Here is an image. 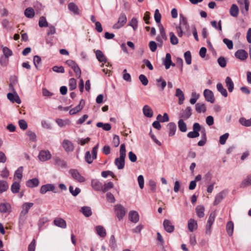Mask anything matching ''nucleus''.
<instances>
[{"instance_id":"nucleus-1","label":"nucleus","mask_w":251,"mask_h":251,"mask_svg":"<svg viewBox=\"0 0 251 251\" xmlns=\"http://www.w3.org/2000/svg\"><path fill=\"white\" fill-rule=\"evenodd\" d=\"M32 202H25L22 206V211L20 212L19 218V226L22 228L25 223L27 214L29 210L33 206Z\"/></svg>"},{"instance_id":"nucleus-2","label":"nucleus","mask_w":251,"mask_h":251,"mask_svg":"<svg viewBox=\"0 0 251 251\" xmlns=\"http://www.w3.org/2000/svg\"><path fill=\"white\" fill-rule=\"evenodd\" d=\"M126 156V149L125 144L120 146V157L115 159V164L119 170L123 169L125 165V158Z\"/></svg>"},{"instance_id":"nucleus-3","label":"nucleus","mask_w":251,"mask_h":251,"mask_svg":"<svg viewBox=\"0 0 251 251\" xmlns=\"http://www.w3.org/2000/svg\"><path fill=\"white\" fill-rule=\"evenodd\" d=\"M189 25L185 17L180 15L179 19V24L176 26V32L179 37H181L184 33L189 29Z\"/></svg>"},{"instance_id":"nucleus-4","label":"nucleus","mask_w":251,"mask_h":251,"mask_svg":"<svg viewBox=\"0 0 251 251\" xmlns=\"http://www.w3.org/2000/svg\"><path fill=\"white\" fill-rule=\"evenodd\" d=\"M240 5L241 12L244 15H247L249 9L250 2L249 0H237Z\"/></svg>"},{"instance_id":"nucleus-5","label":"nucleus","mask_w":251,"mask_h":251,"mask_svg":"<svg viewBox=\"0 0 251 251\" xmlns=\"http://www.w3.org/2000/svg\"><path fill=\"white\" fill-rule=\"evenodd\" d=\"M114 210L116 215L119 220L123 219L126 215V209L121 204H118L115 205Z\"/></svg>"},{"instance_id":"nucleus-6","label":"nucleus","mask_w":251,"mask_h":251,"mask_svg":"<svg viewBox=\"0 0 251 251\" xmlns=\"http://www.w3.org/2000/svg\"><path fill=\"white\" fill-rule=\"evenodd\" d=\"M69 173L71 174L72 177L77 182L82 183L85 181V178L81 176L76 169H71L69 171Z\"/></svg>"},{"instance_id":"nucleus-7","label":"nucleus","mask_w":251,"mask_h":251,"mask_svg":"<svg viewBox=\"0 0 251 251\" xmlns=\"http://www.w3.org/2000/svg\"><path fill=\"white\" fill-rule=\"evenodd\" d=\"M127 18L124 13H122L119 17L118 22L113 25V28L118 29L122 27L126 23Z\"/></svg>"},{"instance_id":"nucleus-8","label":"nucleus","mask_w":251,"mask_h":251,"mask_svg":"<svg viewBox=\"0 0 251 251\" xmlns=\"http://www.w3.org/2000/svg\"><path fill=\"white\" fill-rule=\"evenodd\" d=\"M51 157V154L48 150H42L40 151L38 158L41 161H46L50 159Z\"/></svg>"},{"instance_id":"nucleus-9","label":"nucleus","mask_w":251,"mask_h":251,"mask_svg":"<svg viewBox=\"0 0 251 251\" xmlns=\"http://www.w3.org/2000/svg\"><path fill=\"white\" fill-rule=\"evenodd\" d=\"M192 109L191 107L187 106L185 109L182 110L179 114V117L181 119L186 120L188 119L192 115Z\"/></svg>"},{"instance_id":"nucleus-10","label":"nucleus","mask_w":251,"mask_h":251,"mask_svg":"<svg viewBox=\"0 0 251 251\" xmlns=\"http://www.w3.org/2000/svg\"><path fill=\"white\" fill-rule=\"evenodd\" d=\"M62 145L63 148L67 152H71L74 150V146L73 143L68 139L64 140Z\"/></svg>"},{"instance_id":"nucleus-11","label":"nucleus","mask_w":251,"mask_h":251,"mask_svg":"<svg viewBox=\"0 0 251 251\" xmlns=\"http://www.w3.org/2000/svg\"><path fill=\"white\" fill-rule=\"evenodd\" d=\"M164 229L168 233H172L175 230V226L171 222L167 219H165L163 222Z\"/></svg>"},{"instance_id":"nucleus-12","label":"nucleus","mask_w":251,"mask_h":251,"mask_svg":"<svg viewBox=\"0 0 251 251\" xmlns=\"http://www.w3.org/2000/svg\"><path fill=\"white\" fill-rule=\"evenodd\" d=\"M203 95L206 100L208 102L214 103L215 98L212 91L209 89H205L203 92Z\"/></svg>"},{"instance_id":"nucleus-13","label":"nucleus","mask_w":251,"mask_h":251,"mask_svg":"<svg viewBox=\"0 0 251 251\" xmlns=\"http://www.w3.org/2000/svg\"><path fill=\"white\" fill-rule=\"evenodd\" d=\"M235 57L240 60H245L248 57V52L244 50H239L235 53Z\"/></svg>"},{"instance_id":"nucleus-14","label":"nucleus","mask_w":251,"mask_h":251,"mask_svg":"<svg viewBox=\"0 0 251 251\" xmlns=\"http://www.w3.org/2000/svg\"><path fill=\"white\" fill-rule=\"evenodd\" d=\"M215 214L211 213L209 216L208 220L206 226V233L209 234L210 233L211 227L215 220Z\"/></svg>"},{"instance_id":"nucleus-15","label":"nucleus","mask_w":251,"mask_h":251,"mask_svg":"<svg viewBox=\"0 0 251 251\" xmlns=\"http://www.w3.org/2000/svg\"><path fill=\"white\" fill-rule=\"evenodd\" d=\"M85 104V101L81 99L78 105L76 106L75 108L71 109L70 110V114L71 115H74L76 114V113L79 112L81 110V109L83 108L84 105Z\"/></svg>"},{"instance_id":"nucleus-16","label":"nucleus","mask_w":251,"mask_h":251,"mask_svg":"<svg viewBox=\"0 0 251 251\" xmlns=\"http://www.w3.org/2000/svg\"><path fill=\"white\" fill-rule=\"evenodd\" d=\"M55 187L53 184H47L41 186L40 192L42 194H45L47 192L53 191Z\"/></svg>"},{"instance_id":"nucleus-17","label":"nucleus","mask_w":251,"mask_h":251,"mask_svg":"<svg viewBox=\"0 0 251 251\" xmlns=\"http://www.w3.org/2000/svg\"><path fill=\"white\" fill-rule=\"evenodd\" d=\"M91 186L96 191H101L102 190V183L96 179L91 180Z\"/></svg>"},{"instance_id":"nucleus-18","label":"nucleus","mask_w":251,"mask_h":251,"mask_svg":"<svg viewBox=\"0 0 251 251\" xmlns=\"http://www.w3.org/2000/svg\"><path fill=\"white\" fill-rule=\"evenodd\" d=\"M8 99L12 102H16L18 104L21 103L20 97L17 94L14 95L12 93H9L7 95Z\"/></svg>"},{"instance_id":"nucleus-19","label":"nucleus","mask_w":251,"mask_h":251,"mask_svg":"<svg viewBox=\"0 0 251 251\" xmlns=\"http://www.w3.org/2000/svg\"><path fill=\"white\" fill-rule=\"evenodd\" d=\"M198 227L197 222L193 219H190L188 222V230L193 232L194 230H196Z\"/></svg>"},{"instance_id":"nucleus-20","label":"nucleus","mask_w":251,"mask_h":251,"mask_svg":"<svg viewBox=\"0 0 251 251\" xmlns=\"http://www.w3.org/2000/svg\"><path fill=\"white\" fill-rule=\"evenodd\" d=\"M143 112L145 117L151 118L153 116V111L148 105H145L143 108Z\"/></svg>"},{"instance_id":"nucleus-21","label":"nucleus","mask_w":251,"mask_h":251,"mask_svg":"<svg viewBox=\"0 0 251 251\" xmlns=\"http://www.w3.org/2000/svg\"><path fill=\"white\" fill-rule=\"evenodd\" d=\"M175 96L178 98V103L182 104L185 100L184 95L182 91L179 88H177Z\"/></svg>"},{"instance_id":"nucleus-22","label":"nucleus","mask_w":251,"mask_h":251,"mask_svg":"<svg viewBox=\"0 0 251 251\" xmlns=\"http://www.w3.org/2000/svg\"><path fill=\"white\" fill-rule=\"evenodd\" d=\"M129 219L133 223H136L139 221L138 213L135 211H131L129 213Z\"/></svg>"},{"instance_id":"nucleus-23","label":"nucleus","mask_w":251,"mask_h":251,"mask_svg":"<svg viewBox=\"0 0 251 251\" xmlns=\"http://www.w3.org/2000/svg\"><path fill=\"white\" fill-rule=\"evenodd\" d=\"M96 56L98 61L102 63V64H104L107 62V59L106 57L104 56V54L101 50H97L96 51Z\"/></svg>"},{"instance_id":"nucleus-24","label":"nucleus","mask_w":251,"mask_h":251,"mask_svg":"<svg viewBox=\"0 0 251 251\" xmlns=\"http://www.w3.org/2000/svg\"><path fill=\"white\" fill-rule=\"evenodd\" d=\"M53 160L54 161V164L58 167L61 168H66L67 166L66 162L60 158L59 157H54L53 158Z\"/></svg>"},{"instance_id":"nucleus-25","label":"nucleus","mask_w":251,"mask_h":251,"mask_svg":"<svg viewBox=\"0 0 251 251\" xmlns=\"http://www.w3.org/2000/svg\"><path fill=\"white\" fill-rule=\"evenodd\" d=\"M167 127L169 130V136H174L176 130V125L174 123H170L168 124Z\"/></svg>"},{"instance_id":"nucleus-26","label":"nucleus","mask_w":251,"mask_h":251,"mask_svg":"<svg viewBox=\"0 0 251 251\" xmlns=\"http://www.w3.org/2000/svg\"><path fill=\"white\" fill-rule=\"evenodd\" d=\"M11 208L10 204L9 203H1L0 204V212L5 213L9 212Z\"/></svg>"},{"instance_id":"nucleus-27","label":"nucleus","mask_w":251,"mask_h":251,"mask_svg":"<svg viewBox=\"0 0 251 251\" xmlns=\"http://www.w3.org/2000/svg\"><path fill=\"white\" fill-rule=\"evenodd\" d=\"M23 167H20L15 172L14 179L18 180L19 181L21 180L23 177Z\"/></svg>"},{"instance_id":"nucleus-28","label":"nucleus","mask_w":251,"mask_h":251,"mask_svg":"<svg viewBox=\"0 0 251 251\" xmlns=\"http://www.w3.org/2000/svg\"><path fill=\"white\" fill-rule=\"evenodd\" d=\"M39 184V181L38 178H34L29 179L26 181V186L28 187L32 188L37 186Z\"/></svg>"},{"instance_id":"nucleus-29","label":"nucleus","mask_w":251,"mask_h":251,"mask_svg":"<svg viewBox=\"0 0 251 251\" xmlns=\"http://www.w3.org/2000/svg\"><path fill=\"white\" fill-rule=\"evenodd\" d=\"M225 83L228 91L232 92L234 89V83L231 78L229 76H227L226 78Z\"/></svg>"},{"instance_id":"nucleus-30","label":"nucleus","mask_w":251,"mask_h":251,"mask_svg":"<svg viewBox=\"0 0 251 251\" xmlns=\"http://www.w3.org/2000/svg\"><path fill=\"white\" fill-rule=\"evenodd\" d=\"M54 224L58 227L65 228L66 227V223L65 221L61 218L56 219L53 221Z\"/></svg>"},{"instance_id":"nucleus-31","label":"nucleus","mask_w":251,"mask_h":251,"mask_svg":"<svg viewBox=\"0 0 251 251\" xmlns=\"http://www.w3.org/2000/svg\"><path fill=\"white\" fill-rule=\"evenodd\" d=\"M195 110L199 113H204L206 111V107L203 103H197L195 105Z\"/></svg>"},{"instance_id":"nucleus-32","label":"nucleus","mask_w":251,"mask_h":251,"mask_svg":"<svg viewBox=\"0 0 251 251\" xmlns=\"http://www.w3.org/2000/svg\"><path fill=\"white\" fill-rule=\"evenodd\" d=\"M97 233L101 237H104L106 235L105 228L101 226H98L96 227Z\"/></svg>"},{"instance_id":"nucleus-33","label":"nucleus","mask_w":251,"mask_h":251,"mask_svg":"<svg viewBox=\"0 0 251 251\" xmlns=\"http://www.w3.org/2000/svg\"><path fill=\"white\" fill-rule=\"evenodd\" d=\"M156 81L157 82V86L160 89V90H164L167 85L166 81L161 77H160L157 78Z\"/></svg>"},{"instance_id":"nucleus-34","label":"nucleus","mask_w":251,"mask_h":251,"mask_svg":"<svg viewBox=\"0 0 251 251\" xmlns=\"http://www.w3.org/2000/svg\"><path fill=\"white\" fill-rule=\"evenodd\" d=\"M196 212L197 215L199 218H202L204 216V207L203 205H198L196 207Z\"/></svg>"},{"instance_id":"nucleus-35","label":"nucleus","mask_w":251,"mask_h":251,"mask_svg":"<svg viewBox=\"0 0 251 251\" xmlns=\"http://www.w3.org/2000/svg\"><path fill=\"white\" fill-rule=\"evenodd\" d=\"M239 13V8L237 5L235 4H233L230 8V14L234 17L238 16Z\"/></svg>"},{"instance_id":"nucleus-36","label":"nucleus","mask_w":251,"mask_h":251,"mask_svg":"<svg viewBox=\"0 0 251 251\" xmlns=\"http://www.w3.org/2000/svg\"><path fill=\"white\" fill-rule=\"evenodd\" d=\"M184 120L181 119L178 122V128L182 132H185L187 130L186 124L184 122Z\"/></svg>"},{"instance_id":"nucleus-37","label":"nucleus","mask_w":251,"mask_h":251,"mask_svg":"<svg viewBox=\"0 0 251 251\" xmlns=\"http://www.w3.org/2000/svg\"><path fill=\"white\" fill-rule=\"evenodd\" d=\"M251 185V175L247 176L240 184V187L245 188Z\"/></svg>"},{"instance_id":"nucleus-38","label":"nucleus","mask_w":251,"mask_h":251,"mask_svg":"<svg viewBox=\"0 0 251 251\" xmlns=\"http://www.w3.org/2000/svg\"><path fill=\"white\" fill-rule=\"evenodd\" d=\"M81 212L86 217H89L92 215L91 208L88 206H83L81 207Z\"/></svg>"},{"instance_id":"nucleus-39","label":"nucleus","mask_w":251,"mask_h":251,"mask_svg":"<svg viewBox=\"0 0 251 251\" xmlns=\"http://www.w3.org/2000/svg\"><path fill=\"white\" fill-rule=\"evenodd\" d=\"M217 90L225 97L227 96V92L225 88L223 87V85L221 83H219L217 84Z\"/></svg>"},{"instance_id":"nucleus-40","label":"nucleus","mask_w":251,"mask_h":251,"mask_svg":"<svg viewBox=\"0 0 251 251\" xmlns=\"http://www.w3.org/2000/svg\"><path fill=\"white\" fill-rule=\"evenodd\" d=\"M224 196L223 192L218 193L215 197L214 205H216L218 204L223 200Z\"/></svg>"},{"instance_id":"nucleus-41","label":"nucleus","mask_w":251,"mask_h":251,"mask_svg":"<svg viewBox=\"0 0 251 251\" xmlns=\"http://www.w3.org/2000/svg\"><path fill=\"white\" fill-rule=\"evenodd\" d=\"M239 122L241 125L245 126H251V118L250 119H246L245 118H240L239 120Z\"/></svg>"},{"instance_id":"nucleus-42","label":"nucleus","mask_w":251,"mask_h":251,"mask_svg":"<svg viewBox=\"0 0 251 251\" xmlns=\"http://www.w3.org/2000/svg\"><path fill=\"white\" fill-rule=\"evenodd\" d=\"M25 15L27 18H33L35 15L34 9L31 7L26 8L25 11Z\"/></svg>"},{"instance_id":"nucleus-43","label":"nucleus","mask_w":251,"mask_h":251,"mask_svg":"<svg viewBox=\"0 0 251 251\" xmlns=\"http://www.w3.org/2000/svg\"><path fill=\"white\" fill-rule=\"evenodd\" d=\"M20 182L18 181H15L13 183L11 187V191L13 193H17L19 192L20 188Z\"/></svg>"},{"instance_id":"nucleus-44","label":"nucleus","mask_w":251,"mask_h":251,"mask_svg":"<svg viewBox=\"0 0 251 251\" xmlns=\"http://www.w3.org/2000/svg\"><path fill=\"white\" fill-rule=\"evenodd\" d=\"M172 64L171 56L170 53H167L166 55L165 60L164 61V65L166 69H169Z\"/></svg>"},{"instance_id":"nucleus-45","label":"nucleus","mask_w":251,"mask_h":251,"mask_svg":"<svg viewBox=\"0 0 251 251\" xmlns=\"http://www.w3.org/2000/svg\"><path fill=\"white\" fill-rule=\"evenodd\" d=\"M234 228L233 223L231 221L228 222L226 224V231L229 236H231L233 233Z\"/></svg>"},{"instance_id":"nucleus-46","label":"nucleus","mask_w":251,"mask_h":251,"mask_svg":"<svg viewBox=\"0 0 251 251\" xmlns=\"http://www.w3.org/2000/svg\"><path fill=\"white\" fill-rule=\"evenodd\" d=\"M97 126L98 127H102L103 130L105 131H109L111 128V126L110 124L106 123V124H103L101 122H99L97 124Z\"/></svg>"},{"instance_id":"nucleus-47","label":"nucleus","mask_w":251,"mask_h":251,"mask_svg":"<svg viewBox=\"0 0 251 251\" xmlns=\"http://www.w3.org/2000/svg\"><path fill=\"white\" fill-rule=\"evenodd\" d=\"M156 119L158 121L161 122H166L169 121V118L168 114L166 113H164L163 116L159 114L157 115Z\"/></svg>"},{"instance_id":"nucleus-48","label":"nucleus","mask_w":251,"mask_h":251,"mask_svg":"<svg viewBox=\"0 0 251 251\" xmlns=\"http://www.w3.org/2000/svg\"><path fill=\"white\" fill-rule=\"evenodd\" d=\"M39 26L40 27H47L49 26L48 23L44 16H42L40 18L39 20Z\"/></svg>"},{"instance_id":"nucleus-49","label":"nucleus","mask_w":251,"mask_h":251,"mask_svg":"<svg viewBox=\"0 0 251 251\" xmlns=\"http://www.w3.org/2000/svg\"><path fill=\"white\" fill-rule=\"evenodd\" d=\"M170 37V42L172 45H176L178 43V39L177 37L175 35V33L171 32L169 33Z\"/></svg>"},{"instance_id":"nucleus-50","label":"nucleus","mask_w":251,"mask_h":251,"mask_svg":"<svg viewBox=\"0 0 251 251\" xmlns=\"http://www.w3.org/2000/svg\"><path fill=\"white\" fill-rule=\"evenodd\" d=\"M109 246L112 250H114L117 248L116 241L114 235L110 237Z\"/></svg>"},{"instance_id":"nucleus-51","label":"nucleus","mask_w":251,"mask_h":251,"mask_svg":"<svg viewBox=\"0 0 251 251\" xmlns=\"http://www.w3.org/2000/svg\"><path fill=\"white\" fill-rule=\"evenodd\" d=\"M113 187V184L111 182H109L107 183H105L104 185L102 184L101 191L102 192H105L107 191L110 190Z\"/></svg>"},{"instance_id":"nucleus-52","label":"nucleus","mask_w":251,"mask_h":251,"mask_svg":"<svg viewBox=\"0 0 251 251\" xmlns=\"http://www.w3.org/2000/svg\"><path fill=\"white\" fill-rule=\"evenodd\" d=\"M158 26L160 31V36L159 37H161L162 39L166 40L167 38L165 33L164 28L163 27V25L161 24L159 25Z\"/></svg>"},{"instance_id":"nucleus-53","label":"nucleus","mask_w":251,"mask_h":251,"mask_svg":"<svg viewBox=\"0 0 251 251\" xmlns=\"http://www.w3.org/2000/svg\"><path fill=\"white\" fill-rule=\"evenodd\" d=\"M184 59L186 63L188 65L191 64V54L190 51H187L184 53Z\"/></svg>"},{"instance_id":"nucleus-54","label":"nucleus","mask_w":251,"mask_h":251,"mask_svg":"<svg viewBox=\"0 0 251 251\" xmlns=\"http://www.w3.org/2000/svg\"><path fill=\"white\" fill-rule=\"evenodd\" d=\"M56 122L57 123L58 125L60 127L64 126L67 125H69L70 124V121L69 120H63L60 119H57L56 120Z\"/></svg>"},{"instance_id":"nucleus-55","label":"nucleus","mask_w":251,"mask_h":251,"mask_svg":"<svg viewBox=\"0 0 251 251\" xmlns=\"http://www.w3.org/2000/svg\"><path fill=\"white\" fill-rule=\"evenodd\" d=\"M128 25L131 26L133 30L135 31L138 27V21L136 18H133L129 22Z\"/></svg>"},{"instance_id":"nucleus-56","label":"nucleus","mask_w":251,"mask_h":251,"mask_svg":"<svg viewBox=\"0 0 251 251\" xmlns=\"http://www.w3.org/2000/svg\"><path fill=\"white\" fill-rule=\"evenodd\" d=\"M69 9L73 12L75 14H78V7L73 2L70 3L68 5Z\"/></svg>"},{"instance_id":"nucleus-57","label":"nucleus","mask_w":251,"mask_h":251,"mask_svg":"<svg viewBox=\"0 0 251 251\" xmlns=\"http://www.w3.org/2000/svg\"><path fill=\"white\" fill-rule=\"evenodd\" d=\"M8 187V184L5 181H0V193L5 191Z\"/></svg>"},{"instance_id":"nucleus-58","label":"nucleus","mask_w":251,"mask_h":251,"mask_svg":"<svg viewBox=\"0 0 251 251\" xmlns=\"http://www.w3.org/2000/svg\"><path fill=\"white\" fill-rule=\"evenodd\" d=\"M69 191L73 196L75 197L80 192V189L76 187L74 190V187L72 186H70Z\"/></svg>"},{"instance_id":"nucleus-59","label":"nucleus","mask_w":251,"mask_h":251,"mask_svg":"<svg viewBox=\"0 0 251 251\" xmlns=\"http://www.w3.org/2000/svg\"><path fill=\"white\" fill-rule=\"evenodd\" d=\"M93 157L91 156L90 152L89 151H87L85 153V161L89 164H91L92 163L93 160Z\"/></svg>"},{"instance_id":"nucleus-60","label":"nucleus","mask_w":251,"mask_h":251,"mask_svg":"<svg viewBox=\"0 0 251 251\" xmlns=\"http://www.w3.org/2000/svg\"><path fill=\"white\" fill-rule=\"evenodd\" d=\"M69 88L71 90H74L76 87V81L74 78H72L69 80Z\"/></svg>"},{"instance_id":"nucleus-61","label":"nucleus","mask_w":251,"mask_h":251,"mask_svg":"<svg viewBox=\"0 0 251 251\" xmlns=\"http://www.w3.org/2000/svg\"><path fill=\"white\" fill-rule=\"evenodd\" d=\"M18 123L21 129L25 130L27 128V124L25 120H20Z\"/></svg>"},{"instance_id":"nucleus-62","label":"nucleus","mask_w":251,"mask_h":251,"mask_svg":"<svg viewBox=\"0 0 251 251\" xmlns=\"http://www.w3.org/2000/svg\"><path fill=\"white\" fill-rule=\"evenodd\" d=\"M2 48L3 54L6 57H8L12 55V52L7 47H2Z\"/></svg>"},{"instance_id":"nucleus-63","label":"nucleus","mask_w":251,"mask_h":251,"mask_svg":"<svg viewBox=\"0 0 251 251\" xmlns=\"http://www.w3.org/2000/svg\"><path fill=\"white\" fill-rule=\"evenodd\" d=\"M228 136L229 134L228 133H226L224 134L221 135L220 137L219 140L220 144L222 145H224L226 143Z\"/></svg>"},{"instance_id":"nucleus-64","label":"nucleus","mask_w":251,"mask_h":251,"mask_svg":"<svg viewBox=\"0 0 251 251\" xmlns=\"http://www.w3.org/2000/svg\"><path fill=\"white\" fill-rule=\"evenodd\" d=\"M139 79L143 85L146 86L148 84L149 82L148 79L145 75H139Z\"/></svg>"}]
</instances>
